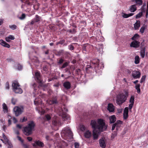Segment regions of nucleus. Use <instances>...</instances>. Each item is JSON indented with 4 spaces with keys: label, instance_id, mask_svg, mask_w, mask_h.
I'll list each match as a JSON object with an SVG mask.
<instances>
[{
    "label": "nucleus",
    "instance_id": "30",
    "mask_svg": "<svg viewBox=\"0 0 148 148\" xmlns=\"http://www.w3.org/2000/svg\"><path fill=\"white\" fill-rule=\"evenodd\" d=\"M40 18L39 16L38 15H36L35 17L33 19L35 22H37L40 21Z\"/></svg>",
    "mask_w": 148,
    "mask_h": 148
},
{
    "label": "nucleus",
    "instance_id": "4",
    "mask_svg": "<svg viewBox=\"0 0 148 148\" xmlns=\"http://www.w3.org/2000/svg\"><path fill=\"white\" fill-rule=\"evenodd\" d=\"M67 109L66 108L65 106H62L61 110L59 111L60 115L62 116L64 120L66 119L67 120L70 119L69 116L66 113V112H67Z\"/></svg>",
    "mask_w": 148,
    "mask_h": 148
},
{
    "label": "nucleus",
    "instance_id": "42",
    "mask_svg": "<svg viewBox=\"0 0 148 148\" xmlns=\"http://www.w3.org/2000/svg\"><path fill=\"white\" fill-rule=\"evenodd\" d=\"M122 122L120 120H118L115 123L116 124L117 127H119V125L121 124Z\"/></svg>",
    "mask_w": 148,
    "mask_h": 148
},
{
    "label": "nucleus",
    "instance_id": "45",
    "mask_svg": "<svg viewBox=\"0 0 148 148\" xmlns=\"http://www.w3.org/2000/svg\"><path fill=\"white\" fill-rule=\"evenodd\" d=\"M25 17V14H23L19 18L21 20L24 19Z\"/></svg>",
    "mask_w": 148,
    "mask_h": 148
},
{
    "label": "nucleus",
    "instance_id": "39",
    "mask_svg": "<svg viewBox=\"0 0 148 148\" xmlns=\"http://www.w3.org/2000/svg\"><path fill=\"white\" fill-rule=\"evenodd\" d=\"M145 78H146V76L145 75L143 76L141 78V79L140 80V83H142L143 82H144L145 80Z\"/></svg>",
    "mask_w": 148,
    "mask_h": 148
},
{
    "label": "nucleus",
    "instance_id": "16",
    "mask_svg": "<svg viewBox=\"0 0 148 148\" xmlns=\"http://www.w3.org/2000/svg\"><path fill=\"white\" fill-rule=\"evenodd\" d=\"M140 22L139 20H137L136 22L134 24V28L135 30L138 29L140 26Z\"/></svg>",
    "mask_w": 148,
    "mask_h": 148
},
{
    "label": "nucleus",
    "instance_id": "53",
    "mask_svg": "<svg viewBox=\"0 0 148 148\" xmlns=\"http://www.w3.org/2000/svg\"><path fill=\"white\" fill-rule=\"evenodd\" d=\"M8 38L10 39V40H13L15 39L14 37V36L12 35H10L9 36H8Z\"/></svg>",
    "mask_w": 148,
    "mask_h": 148
},
{
    "label": "nucleus",
    "instance_id": "17",
    "mask_svg": "<svg viewBox=\"0 0 148 148\" xmlns=\"http://www.w3.org/2000/svg\"><path fill=\"white\" fill-rule=\"evenodd\" d=\"M0 44L4 47L7 48L10 47V45L2 40H0Z\"/></svg>",
    "mask_w": 148,
    "mask_h": 148
},
{
    "label": "nucleus",
    "instance_id": "48",
    "mask_svg": "<svg viewBox=\"0 0 148 148\" xmlns=\"http://www.w3.org/2000/svg\"><path fill=\"white\" fill-rule=\"evenodd\" d=\"M1 140L3 142V143H5V144H7V143L10 141L7 138L4 139L5 140L4 142H3V140L2 139H1Z\"/></svg>",
    "mask_w": 148,
    "mask_h": 148
},
{
    "label": "nucleus",
    "instance_id": "31",
    "mask_svg": "<svg viewBox=\"0 0 148 148\" xmlns=\"http://www.w3.org/2000/svg\"><path fill=\"white\" fill-rule=\"evenodd\" d=\"M134 96L133 95L132 96L130 100V102L131 103L134 104Z\"/></svg>",
    "mask_w": 148,
    "mask_h": 148
},
{
    "label": "nucleus",
    "instance_id": "9",
    "mask_svg": "<svg viewBox=\"0 0 148 148\" xmlns=\"http://www.w3.org/2000/svg\"><path fill=\"white\" fill-rule=\"evenodd\" d=\"M33 146L34 147H36L38 146L40 147H43L44 146L43 143L39 140H36L35 142V143L33 144Z\"/></svg>",
    "mask_w": 148,
    "mask_h": 148
},
{
    "label": "nucleus",
    "instance_id": "52",
    "mask_svg": "<svg viewBox=\"0 0 148 148\" xmlns=\"http://www.w3.org/2000/svg\"><path fill=\"white\" fill-rule=\"evenodd\" d=\"M46 119L48 121L50 120L51 119V117L49 114H47L45 116Z\"/></svg>",
    "mask_w": 148,
    "mask_h": 148
},
{
    "label": "nucleus",
    "instance_id": "18",
    "mask_svg": "<svg viewBox=\"0 0 148 148\" xmlns=\"http://www.w3.org/2000/svg\"><path fill=\"white\" fill-rule=\"evenodd\" d=\"M108 110L110 112H112L114 111V107L113 105L111 103L108 104Z\"/></svg>",
    "mask_w": 148,
    "mask_h": 148
},
{
    "label": "nucleus",
    "instance_id": "15",
    "mask_svg": "<svg viewBox=\"0 0 148 148\" xmlns=\"http://www.w3.org/2000/svg\"><path fill=\"white\" fill-rule=\"evenodd\" d=\"M14 68L16 69L21 70L22 69L23 66L19 63L17 62L14 64Z\"/></svg>",
    "mask_w": 148,
    "mask_h": 148
},
{
    "label": "nucleus",
    "instance_id": "13",
    "mask_svg": "<svg viewBox=\"0 0 148 148\" xmlns=\"http://www.w3.org/2000/svg\"><path fill=\"white\" fill-rule=\"evenodd\" d=\"M128 108L126 107L125 108L123 114V118L125 119H126L128 116Z\"/></svg>",
    "mask_w": 148,
    "mask_h": 148
},
{
    "label": "nucleus",
    "instance_id": "19",
    "mask_svg": "<svg viewBox=\"0 0 148 148\" xmlns=\"http://www.w3.org/2000/svg\"><path fill=\"white\" fill-rule=\"evenodd\" d=\"M58 103L56 99H54L52 100H49L47 101V103L50 105L57 104Z\"/></svg>",
    "mask_w": 148,
    "mask_h": 148
},
{
    "label": "nucleus",
    "instance_id": "59",
    "mask_svg": "<svg viewBox=\"0 0 148 148\" xmlns=\"http://www.w3.org/2000/svg\"><path fill=\"white\" fill-rule=\"evenodd\" d=\"M144 8V7L142 6L141 8V12H142V13L143 12H145V8Z\"/></svg>",
    "mask_w": 148,
    "mask_h": 148
},
{
    "label": "nucleus",
    "instance_id": "6",
    "mask_svg": "<svg viewBox=\"0 0 148 148\" xmlns=\"http://www.w3.org/2000/svg\"><path fill=\"white\" fill-rule=\"evenodd\" d=\"M126 99L127 98L124 96V94L123 93L121 94L118 95L116 102L118 105H120L125 102Z\"/></svg>",
    "mask_w": 148,
    "mask_h": 148
},
{
    "label": "nucleus",
    "instance_id": "22",
    "mask_svg": "<svg viewBox=\"0 0 148 148\" xmlns=\"http://www.w3.org/2000/svg\"><path fill=\"white\" fill-rule=\"evenodd\" d=\"M110 123H114L116 120V118L114 115H112L109 117Z\"/></svg>",
    "mask_w": 148,
    "mask_h": 148
},
{
    "label": "nucleus",
    "instance_id": "55",
    "mask_svg": "<svg viewBox=\"0 0 148 148\" xmlns=\"http://www.w3.org/2000/svg\"><path fill=\"white\" fill-rule=\"evenodd\" d=\"M128 92L127 90H125V95H124L126 97V98H127V97L128 96Z\"/></svg>",
    "mask_w": 148,
    "mask_h": 148
},
{
    "label": "nucleus",
    "instance_id": "12",
    "mask_svg": "<svg viewBox=\"0 0 148 148\" xmlns=\"http://www.w3.org/2000/svg\"><path fill=\"white\" fill-rule=\"evenodd\" d=\"M139 42L136 40H134L131 42L130 46L131 47L136 48L137 47L139 46Z\"/></svg>",
    "mask_w": 148,
    "mask_h": 148
},
{
    "label": "nucleus",
    "instance_id": "37",
    "mask_svg": "<svg viewBox=\"0 0 148 148\" xmlns=\"http://www.w3.org/2000/svg\"><path fill=\"white\" fill-rule=\"evenodd\" d=\"M138 36L139 35L138 34H136L132 37V39L133 40H135L137 37H138Z\"/></svg>",
    "mask_w": 148,
    "mask_h": 148
},
{
    "label": "nucleus",
    "instance_id": "33",
    "mask_svg": "<svg viewBox=\"0 0 148 148\" xmlns=\"http://www.w3.org/2000/svg\"><path fill=\"white\" fill-rule=\"evenodd\" d=\"M17 101V99H16L12 97L11 99V103L13 105H14L15 104L16 102Z\"/></svg>",
    "mask_w": 148,
    "mask_h": 148
},
{
    "label": "nucleus",
    "instance_id": "8",
    "mask_svg": "<svg viewBox=\"0 0 148 148\" xmlns=\"http://www.w3.org/2000/svg\"><path fill=\"white\" fill-rule=\"evenodd\" d=\"M35 79L39 83H40L41 86H43V84L41 83V78L40 73L38 72H36L35 73Z\"/></svg>",
    "mask_w": 148,
    "mask_h": 148
},
{
    "label": "nucleus",
    "instance_id": "20",
    "mask_svg": "<svg viewBox=\"0 0 148 148\" xmlns=\"http://www.w3.org/2000/svg\"><path fill=\"white\" fill-rule=\"evenodd\" d=\"M63 86L67 89H69L71 88V84L69 82H66L63 83Z\"/></svg>",
    "mask_w": 148,
    "mask_h": 148
},
{
    "label": "nucleus",
    "instance_id": "3",
    "mask_svg": "<svg viewBox=\"0 0 148 148\" xmlns=\"http://www.w3.org/2000/svg\"><path fill=\"white\" fill-rule=\"evenodd\" d=\"M61 134L62 137H64V139H66L68 137L72 138L73 136L72 132L68 127L64 128L61 132Z\"/></svg>",
    "mask_w": 148,
    "mask_h": 148
},
{
    "label": "nucleus",
    "instance_id": "61",
    "mask_svg": "<svg viewBox=\"0 0 148 148\" xmlns=\"http://www.w3.org/2000/svg\"><path fill=\"white\" fill-rule=\"evenodd\" d=\"M5 40L7 42H9L10 41V39L8 38V37H7L5 38Z\"/></svg>",
    "mask_w": 148,
    "mask_h": 148
},
{
    "label": "nucleus",
    "instance_id": "26",
    "mask_svg": "<svg viewBox=\"0 0 148 148\" xmlns=\"http://www.w3.org/2000/svg\"><path fill=\"white\" fill-rule=\"evenodd\" d=\"M134 15V13H130L127 14L124 13H122V16L124 18H127L128 17L132 16Z\"/></svg>",
    "mask_w": 148,
    "mask_h": 148
},
{
    "label": "nucleus",
    "instance_id": "7",
    "mask_svg": "<svg viewBox=\"0 0 148 148\" xmlns=\"http://www.w3.org/2000/svg\"><path fill=\"white\" fill-rule=\"evenodd\" d=\"M23 108L22 106L20 107L16 106L13 109L14 111L16 116L20 115L23 112Z\"/></svg>",
    "mask_w": 148,
    "mask_h": 148
},
{
    "label": "nucleus",
    "instance_id": "60",
    "mask_svg": "<svg viewBox=\"0 0 148 148\" xmlns=\"http://www.w3.org/2000/svg\"><path fill=\"white\" fill-rule=\"evenodd\" d=\"M22 125H21L20 124H17L16 125V127L20 129H21L22 128Z\"/></svg>",
    "mask_w": 148,
    "mask_h": 148
},
{
    "label": "nucleus",
    "instance_id": "35",
    "mask_svg": "<svg viewBox=\"0 0 148 148\" xmlns=\"http://www.w3.org/2000/svg\"><path fill=\"white\" fill-rule=\"evenodd\" d=\"M145 26H143L140 28V31L141 33H143L144 32L145 30Z\"/></svg>",
    "mask_w": 148,
    "mask_h": 148
},
{
    "label": "nucleus",
    "instance_id": "21",
    "mask_svg": "<svg viewBox=\"0 0 148 148\" xmlns=\"http://www.w3.org/2000/svg\"><path fill=\"white\" fill-rule=\"evenodd\" d=\"M136 10V5H133L130 6L129 10L130 12H134Z\"/></svg>",
    "mask_w": 148,
    "mask_h": 148
},
{
    "label": "nucleus",
    "instance_id": "62",
    "mask_svg": "<svg viewBox=\"0 0 148 148\" xmlns=\"http://www.w3.org/2000/svg\"><path fill=\"white\" fill-rule=\"evenodd\" d=\"M13 122L14 123H16L17 121L16 119L14 117H13Z\"/></svg>",
    "mask_w": 148,
    "mask_h": 148
},
{
    "label": "nucleus",
    "instance_id": "56",
    "mask_svg": "<svg viewBox=\"0 0 148 148\" xmlns=\"http://www.w3.org/2000/svg\"><path fill=\"white\" fill-rule=\"evenodd\" d=\"M34 103L36 105H38L40 104V102L38 101L35 100L34 101Z\"/></svg>",
    "mask_w": 148,
    "mask_h": 148
},
{
    "label": "nucleus",
    "instance_id": "41",
    "mask_svg": "<svg viewBox=\"0 0 148 148\" xmlns=\"http://www.w3.org/2000/svg\"><path fill=\"white\" fill-rule=\"evenodd\" d=\"M117 135V133L116 132H114L112 134L111 137L114 138Z\"/></svg>",
    "mask_w": 148,
    "mask_h": 148
},
{
    "label": "nucleus",
    "instance_id": "10",
    "mask_svg": "<svg viewBox=\"0 0 148 148\" xmlns=\"http://www.w3.org/2000/svg\"><path fill=\"white\" fill-rule=\"evenodd\" d=\"M140 72L138 71H133L132 73V75L134 78L136 79L140 77Z\"/></svg>",
    "mask_w": 148,
    "mask_h": 148
},
{
    "label": "nucleus",
    "instance_id": "27",
    "mask_svg": "<svg viewBox=\"0 0 148 148\" xmlns=\"http://www.w3.org/2000/svg\"><path fill=\"white\" fill-rule=\"evenodd\" d=\"M2 106L4 112H7L8 111V110L6 104L5 103H3Z\"/></svg>",
    "mask_w": 148,
    "mask_h": 148
},
{
    "label": "nucleus",
    "instance_id": "1",
    "mask_svg": "<svg viewBox=\"0 0 148 148\" xmlns=\"http://www.w3.org/2000/svg\"><path fill=\"white\" fill-rule=\"evenodd\" d=\"M91 124L93 128L92 134L94 140L98 139V134L105 130L107 128V125L101 119H98L97 123L95 120H92Z\"/></svg>",
    "mask_w": 148,
    "mask_h": 148
},
{
    "label": "nucleus",
    "instance_id": "43",
    "mask_svg": "<svg viewBox=\"0 0 148 148\" xmlns=\"http://www.w3.org/2000/svg\"><path fill=\"white\" fill-rule=\"evenodd\" d=\"M80 128L81 130L82 131H84L86 129L85 126L83 125H81L80 126Z\"/></svg>",
    "mask_w": 148,
    "mask_h": 148
},
{
    "label": "nucleus",
    "instance_id": "47",
    "mask_svg": "<svg viewBox=\"0 0 148 148\" xmlns=\"http://www.w3.org/2000/svg\"><path fill=\"white\" fill-rule=\"evenodd\" d=\"M12 29H16V26L15 25H13L9 26Z\"/></svg>",
    "mask_w": 148,
    "mask_h": 148
},
{
    "label": "nucleus",
    "instance_id": "36",
    "mask_svg": "<svg viewBox=\"0 0 148 148\" xmlns=\"http://www.w3.org/2000/svg\"><path fill=\"white\" fill-rule=\"evenodd\" d=\"M142 15L143 13H142V12H140L136 15V18H139L141 17V16Z\"/></svg>",
    "mask_w": 148,
    "mask_h": 148
},
{
    "label": "nucleus",
    "instance_id": "51",
    "mask_svg": "<svg viewBox=\"0 0 148 148\" xmlns=\"http://www.w3.org/2000/svg\"><path fill=\"white\" fill-rule=\"evenodd\" d=\"M75 148H79V144L75 142L74 144Z\"/></svg>",
    "mask_w": 148,
    "mask_h": 148
},
{
    "label": "nucleus",
    "instance_id": "64",
    "mask_svg": "<svg viewBox=\"0 0 148 148\" xmlns=\"http://www.w3.org/2000/svg\"><path fill=\"white\" fill-rule=\"evenodd\" d=\"M17 138H18V140L19 141H20L22 142L23 141L22 140L21 138V137H20L19 136H17Z\"/></svg>",
    "mask_w": 148,
    "mask_h": 148
},
{
    "label": "nucleus",
    "instance_id": "34",
    "mask_svg": "<svg viewBox=\"0 0 148 148\" xmlns=\"http://www.w3.org/2000/svg\"><path fill=\"white\" fill-rule=\"evenodd\" d=\"M69 63L68 62H66L64 63L62 65V67H61V69H64L69 64Z\"/></svg>",
    "mask_w": 148,
    "mask_h": 148
},
{
    "label": "nucleus",
    "instance_id": "38",
    "mask_svg": "<svg viewBox=\"0 0 148 148\" xmlns=\"http://www.w3.org/2000/svg\"><path fill=\"white\" fill-rule=\"evenodd\" d=\"M27 120V118H25V117L23 119H20V122H24L26 121Z\"/></svg>",
    "mask_w": 148,
    "mask_h": 148
},
{
    "label": "nucleus",
    "instance_id": "54",
    "mask_svg": "<svg viewBox=\"0 0 148 148\" xmlns=\"http://www.w3.org/2000/svg\"><path fill=\"white\" fill-rule=\"evenodd\" d=\"M68 47H69V49L70 50H72L74 49V47L72 45H69L68 46Z\"/></svg>",
    "mask_w": 148,
    "mask_h": 148
},
{
    "label": "nucleus",
    "instance_id": "50",
    "mask_svg": "<svg viewBox=\"0 0 148 148\" xmlns=\"http://www.w3.org/2000/svg\"><path fill=\"white\" fill-rule=\"evenodd\" d=\"M134 104L131 103L130 104H129V107L128 108V109L129 108V109L130 111H131V110L133 107Z\"/></svg>",
    "mask_w": 148,
    "mask_h": 148
},
{
    "label": "nucleus",
    "instance_id": "32",
    "mask_svg": "<svg viewBox=\"0 0 148 148\" xmlns=\"http://www.w3.org/2000/svg\"><path fill=\"white\" fill-rule=\"evenodd\" d=\"M96 61H93L91 62L94 64H96L97 66H99V59L95 60Z\"/></svg>",
    "mask_w": 148,
    "mask_h": 148
},
{
    "label": "nucleus",
    "instance_id": "2",
    "mask_svg": "<svg viewBox=\"0 0 148 148\" xmlns=\"http://www.w3.org/2000/svg\"><path fill=\"white\" fill-rule=\"evenodd\" d=\"M35 125L33 121H30L27 125L24 127V132L27 136H29L32 133Z\"/></svg>",
    "mask_w": 148,
    "mask_h": 148
},
{
    "label": "nucleus",
    "instance_id": "14",
    "mask_svg": "<svg viewBox=\"0 0 148 148\" xmlns=\"http://www.w3.org/2000/svg\"><path fill=\"white\" fill-rule=\"evenodd\" d=\"M99 144L100 146L102 148H105L106 146L105 141L103 138H101L99 140Z\"/></svg>",
    "mask_w": 148,
    "mask_h": 148
},
{
    "label": "nucleus",
    "instance_id": "25",
    "mask_svg": "<svg viewBox=\"0 0 148 148\" xmlns=\"http://www.w3.org/2000/svg\"><path fill=\"white\" fill-rule=\"evenodd\" d=\"M133 1H135L136 3L135 5L138 6H140L143 3V1L142 0H134Z\"/></svg>",
    "mask_w": 148,
    "mask_h": 148
},
{
    "label": "nucleus",
    "instance_id": "46",
    "mask_svg": "<svg viewBox=\"0 0 148 148\" xmlns=\"http://www.w3.org/2000/svg\"><path fill=\"white\" fill-rule=\"evenodd\" d=\"M117 127V125L115 123L112 126V130H114L115 127Z\"/></svg>",
    "mask_w": 148,
    "mask_h": 148
},
{
    "label": "nucleus",
    "instance_id": "28",
    "mask_svg": "<svg viewBox=\"0 0 148 148\" xmlns=\"http://www.w3.org/2000/svg\"><path fill=\"white\" fill-rule=\"evenodd\" d=\"M140 85L139 84H137L135 86V88L137 90V92L138 93H139L140 92Z\"/></svg>",
    "mask_w": 148,
    "mask_h": 148
},
{
    "label": "nucleus",
    "instance_id": "40",
    "mask_svg": "<svg viewBox=\"0 0 148 148\" xmlns=\"http://www.w3.org/2000/svg\"><path fill=\"white\" fill-rule=\"evenodd\" d=\"M64 61V60L62 58H61L58 61L57 63L59 64H61L63 63Z\"/></svg>",
    "mask_w": 148,
    "mask_h": 148
},
{
    "label": "nucleus",
    "instance_id": "44",
    "mask_svg": "<svg viewBox=\"0 0 148 148\" xmlns=\"http://www.w3.org/2000/svg\"><path fill=\"white\" fill-rule=\"evenodd\" d=\"M5 87L6 89H9L10 88L9 83L7 82L5 84Z\"/></svg>",
    "mask_w": 148,
    "mask_h": 148
},
{
    "label": "nucleus",
    "instance_id": "23",
    "mask_svg": "<svg viewBox=\"0 0 148 148\" xmlns=\"http://www.w3.org/2000/svg\"><path fill=\"white\" fill-rule=\"evenodd\" d=\"M145 48L144 47L142 48L140 51V56L143 58H144L145 56Z\"/></svg>",
    "mask_w": 148,
    "mask_h": 148
},
{
    "label": "nucleus",
    "instance_id": "24",
    "mask_svg": "<svg viewBox=\"0 0 148 148\" xmlns=\"http://www.w3.org/2000/svg\"><path fill=\"white\" fill-rule=\"evenodd\" d=\"M84 136L86 138H89L91 136V133L90 131L89 130H88L85 133Z\"/></svg>",
    "mask_w": 148,
    "mask_h": 148
},
{
    "label": "nucleus",
    "instance_id": "49",
    "mask_svg": "<svg viewBox=\"0 0 148 148\" xmlns=\"http://www.w3.org/2000/svg\"><path fill=\"white\" fill-rule=\"evenodd\" d=\"M1 140L3 142V143H5V144H7V143L10 141L7 138L4 139L5 140L4 142H3V140L2 139H1Z\"/></svg>",
    "mask_w": 148,
    "mask_h": 148
},
{
    "label": "nucleus",
    "instance_id": "5",
    "mask_svg": "<svg viewBox=\"0 0 148 148\" xmlns=\"http://www.w3.org/2000/svg\"><path fill=\"white\" fill-rule=\"evenodd\" d=\"M13 90L16 93L21 94L22 92V90L20 87V85L16 81H14L12 84Z\"/></svg>",
    "mask_w": 148,
    "mask_h": 148
},
{
    "label": "nucleus",
    "instance_id": "63",
    "mask_svg": "<svg viewBox=\"0 0 148 148\" xmlns=\"http://www.w3.org/2000/svg\"><path fill=\"white\" fill-rule=\"evenodd\" d=\"M27 139L29 141H31L32 140V138L31 137H27Z\"/></svg>",
    "mask_w": 148,
    "mask_h": 148
},
{
    "label": "nucleus",
    "instance_id": "58",
    "mask_svg": "<svg viewBox=\"0 0 148 148\" xmlns=\"http://www.w3.org/2000/svg\"><path fill=\"white\" fill-rule=\"evenodd\" d=\"M6 60L8 62H11L13 61L12 59L10 58H8Z\"/></svg>",
    "mask_w": 148,
    "mask_h": 148
},
{
    "label": "nucleus",
    "instance_id": "57",
    "mask_svg": "<svg viewBox=\"0 0 148 148\" xmlns=\"http://www.w3.org/2000/svg\"><path fill=\"white\" fill-rule=\"evenodd\" d=\"M7 144L9 145L8 147H12V145L11 143L9 141L8 143H7Z\"/></svg>",
    "mask_w": 148,
    "mask_h": 148
},
{
    "label": "nucleus",
    "instance_id": "11",
    "mask_svg": "<svg viewBox=\"0 0 148 148\" xmlns=\"http://www.w3.org/2000/svg\"><path fill=\"white\" fill-rule=\"evenodd\" d=\"M52 124L54 126H59L61 125V123L58 119H56L55 120H54L52 121Z\"/></svg>",
    "mask_w": 148,
    "mask_h": 148
},
{
    "label": "nucleus",
    "instance_id": "29",
    "mask_svg": "<svg viewBox=\"0 0 148 148\" xmlns=\"http://www.w3.org/2000/svg\"><path fill=\"white\" fill-rule=\"evenodd\" d=\"M140 58L138 56H136L135 58V63L136 64H138L139 63Z\"/></svg>",
    "mask_w": 148,
    "mask_h": 148
}]
</instances>
